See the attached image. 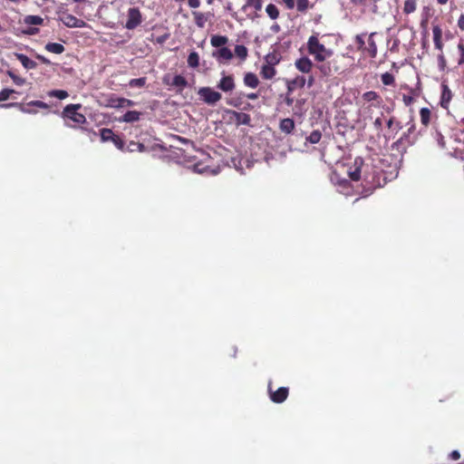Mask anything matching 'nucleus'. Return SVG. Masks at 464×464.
Instances as JSON below:
<instances>
[{"mask_svg":"<svg viewBox=\"0 0 464 464\" xmlns=\"http://www.w3.org/2000/svg\"><path fill=\"white\" fill-rule=\"evenodd\" d=\"M7 75L18 86H22V85H24L25 83V79L16 75L13 71H7Z\"/></svg>","mask_w":464,"mask_h":464,"instance_id":"40","label":"nucleus"},{"mask_svg":"<svg viewBox=\"0 0 464 464\" xmlns=\"http://www.w3.org/2000/svg\"><path fill=\"white\" fill-rule=\"evenodd\" d=\"M306 83V79L303 75H297L293 80H288L286 82V87L288 93L293 92L297 88H303L304 87Z\"/></svg>","mask_w":464,"mask_h":464,"instance_id":"12","label":"nucleus"},{"mask_svg":"<svg viewBox=\"0 0 464 464\" xmlns=\"http://www.w3.org/2000/svg\"><path fill=\"white\" fill-rule=\"evenodd\" d=\"M47 95L52 98L64 100L69 96V93L67 91L64 90H52L47 92Z\"/></svg>","mask_w":464,"mask_h":464,"instance_id":"33","label":"nucleus"},{"mask_svg":"<svg viewBox=\"0 0 464 464\" xmlns=\"http://www.w3.org/2000/svg\"><path fill=\"white\" fill-rule=\"evenodd\" d=\"M307 48L310 54L314 55L315 60L318 62H324L326 57H330L333 53L331 50L325 48V46L319 43L316 35H311L307 42Z\"/></svg>","mask_w":464,"mask_h":464,"instance_id":"1","label":"nucleus"},{"mask_svg":"<svg viewBox=\"0 0 464 464\" xmlns=\"http://www.w3.org/2000/svg\"><path fill=\"white\" fill-rule=\"evenodd\" d=\"M213 56L217 57L219 62L228 61L232 59L233 53L227 47H221L218 51L213 53Z\"/></svg>","mask_w":464,"mask_h":464,"instance_id":"22","label":"nucleus"},{"mask_svg":"<svg viewBox=\"0 0 464 464\" xmlns=\"http://www.w3.org/2000/svg\"><path fill=\"white\" fill-rule=\"evenodd\" d=\"M362 98L366 102H373L379 98V95L375 92L369 91L363 93Z\"/></svg>","mask_w":464,"mask_h":464,"instance_id":"43","label":"nucleus"},{"mask_svg":"<svg viewBox=\"0 0 464 464\" xmlns=\"http://www.w3.org/2000/svg\"><path fill=\"white\" fill-rule=\"evenodd\" d=\"M28 105H32L33 107H36L39 109H48L49 105L42 101H31L28 102Z\"/></svg>","mask_w":464,"mask_h":464,"instance_id":"48","label":"nucleus"},{"mask_svg":"<svg viewBox=\"0 0 464 464\" xmlns=\"http://www.w3.org/2000/svg\"><path fill=\"white\" fill-rule=\"evenodd\" d=\"M288 9H293L295 6V0H282Z\"/></svg>","mask_w":464,"mask_h":464,"instance_id":"63","label":"nucleus"},{"mask_svg":"<svg viewBox=\"0 0 464 464\" xmlns=\"http://www.w3.org/2000/svg\"><path fill=\"white\" fill-rule=\"evenodd\" d=\"M439 144V146L442 149L445 148V140H444V137L443 135L441 134V132L440 131H436L435 133V137H434Z\"/></svg>","mask_w":464,"mask_h":464,"instance_id":"50","label":"nucleus"},{"mask_svg":"<svg viewBox=\"0 0 464 464\" xmlns=\"http://www.w3.org/2000/svg\"><path fill=\"white\" fill-rule=\"evenodd\" d=\"M262 0H246L241 9L246 12L248 7H253L256 11H260L262 9Z\"/></svg>","mask_w":464,"mask_h":464,"instance_id":"29","label":"nucleus"},{"mask_svg":"<svg viewBox=\"0 0 464 464\" xmlns=\"http://www.w3.org/2000/svg\"><path fill=\"white\" fill-rule=\"evenodd\" d=\"M192 14L194 16V19H195V24H197L198 27L199 28H204L205 27V24H206V22L211 18L213 16V14L208 12V13H200V12H192Z\"/></svg>","mask_w":464,"mask_h":464,"instance_id":"18","label":"nucleus"},{"mask_svg":"<svg viewBox=\"0 0 464 464\" xmlns=\"http://www.w3.org/2000/svg\"><path fill=\"white\" fill-rule=\"evenodd\" d=\"M432 33H433V43L434 46L437 50L442 51L443 43H442V30L439 24L432 25Z\"/></svg>","mask_w":464,"mask_h":464,"instance_id":"15","label":"nucleus"},{"mask_svg":"<svg viewBox=\"0 0 464 464\" xmlns=\"http://www.w3.org/2000/svg\"><path fill=\"white\" fill-rule=\"evenodd\" d=\"M276 73V71L275 69V66L268 65V64L262 65L260 74L264 79L270 80V79L274 78Z\"/></svg>","mask_w":464,"mask_h":464,"instance_id":"25","label":"nucleus"},{"mask_svg":"<svg viewBox=\"0 0 464 464\" xmlns=\"http://www.w3.org/2000/svg\"><path fill=\"white\" fill-rule=\"evenodd\" d=\"M366 33H363V34H357L354 38V43L357 46V49L359 51H361L362 53H364V50H365V37H366Z\"/></svg>","mask_w":464,"mask_h":464,"instance_id":"32","label":"nucleus"},{"mask_svg":"<svg viewBox=\"0 0 464 464\" xmlns=\"http://www.w3.org/2000/svg\"><path fill=\"white\" fill-rule=\"evenodd\" d=\"M44 23V19L39 15H26L24 18V24L27 25H40Z\"/></svg>","mask_w":464,"mask_h":464,"instance_id":"28","label":"nucleus"},{"mask_svg":"<svg viewBox=\"0 0 464 464\" xmlns=\"http://www.w3.org/2000/svg\"><path fill=\"white\" fill-rule=\"evenodd\" d=\"M458 50L459 52V64L461 65L464 63V40H460L458 44Z\"/></svg>","mask_w":464,"mask_h":464,"instance_id":"45","label":"nucleus"},{"mask_svg":"<svg viewBox=\"0 0 464 464\" xmlns=\"http://www.w3.org/2000/svg\"><path fill=\"white\" fill-rule=\"evenodd\" d=\"M147 82L146 77L134 78L130 80L128 86L130 88H142Z\"/></svg>","mask_w":464,"mask_h":464,"instance_id":"35","label":"nucleus"},{"mask_svg":"<svg viewBox=\"0 0 464 464\" xmlns=\"http://www.w3.org/2000/svg\"><path fill=\"white\" fill-rule=\"evenodd\" d=\"M173 139L174 140H179V142L183 143V144H189V145H193V142L186 138H183V137H180V136H173Z\"/></svg>","mask_w":464,"mask_h":464,"instance_id":"54","label":"nucleus"},{"mask_svg":"<svg viewBox=\"0 0 464 464\" xmlns=\"http://www.w3.org/2000/svg\"><path fill=\"white\" fill-rule=\"evenodd\" d=\"M109 104L112 108L120 109L125 107H131L135 104V102L126 98L112 97L109 100Z\"/></svg>","mask_w":464,"mask_h":464,"instance_id":"14","label":"nucleus"},{"mask_svg":"<svg viewBox=\"0 0 464 464\" xmlns=\"http://www.w3.org/2000/svg\"><path fill=\"white\" fill-rule=\"evenodd\" d=\"M141 116V112L137 111H126L121 118H119L120 122H127L132 123L140 121Z\"/></svg>","mask_w":464,"mask_h":464,"instance_id":"19","label":"nucleus"},{"mask_svg":"<svg viewBox=\"0 0 464 464\" xmlns=\"http://www.w3.org/2000/svg\"><path fill=\"white\" fill-rule=\"evenodd\" d=\"M200 99L208 105H215L222 98L220 92H216L210 87H201L198 91Z\"/></svg>","mask_w":464,"mask_h":464,"instance_id":"3","label":"nucleus"},{"mask_svg":"<svg viewBox=\"0 0 464 464\" xmlns=\"http://www.w3.org/2000/svg\"><path fill=\"white\" fill-rule=\"evenodd\" d=\"M81 107V104H68L63 108L62 116L72 120L75 123L82 124L86 121V118L83 114L77 111Z\"/></svg>","mask_w":464,"mask_h":464,"instance_id":"2","label":"nucleus"},{"mask_svg":"<svg viewBox=\"0 0 464 464\" xmlns=\"http://www.w3.org/2000/svg\"><path fill=\"white\" fill-rule=\"evenodd\" d=\"M227 42V37L223 35H213L210 39V43L214 47H224Z\"/></svg>","mask_w":464,"mask_h":464,"instance_id":"30","label":"nucleus"},{"mask_svg":"<svg viewBox=\"0 0 464 464\" xmlns=\"http://www.w3.org/2000/svg\"><path fill=\"white\" fill-rule=\"evenodd\" d=\"M44 48L46 51L56 54H61L65 50L64 46L58 43H48Z\"/></svg>","mask_w":464,"mask_h":464,"instance_id":"27","label":"nucleus"},{"mask_svg":"<svg viewBox=\"0 0 464 464\" xmlns=\"http://www.w3.org/2000/svg\"><path fill=\"white\" fill-rule=\"evenodd\" d=\"M393 82H394V77L392 73L385 72V73L382 74V82L384 85H391L393 83Z\"/></svg>","mask_w":464,"mask_h":464,"instance_id":"41","label":"nucleus"},{"mask_svg":"<svg viewBox=\"0 0 464 464\" xmlns=\"http://www.w3.org/2000/svg\"><path fill=\"white\" fill-rule=\"evenodd\" d=\"M309 7L308 0H296V8L299 12H305Z\"/></svg>","mask_w":464,"mask_h":464,"instance_id":"42","label":"nucleus"},{"mask_svg":"<svg viewBox=\"0 0 464 464\" xmlns=\"http://www.w3.org/2000/svg\"><path fill=\"white\" fill-rule=\"evenodd\" d=\"M314 83V76H310L307 80H306V83L305 85H307L308 88L312 87Z\"/></svg>","mask_w":464,"mask_h":464,"instance_id":"64","label":"nucleus"},{"mask_svg":"<svg viewBox=\"0 0 464 464\" xmlns=\"http://www.w3.org/2000/svg\"><path fill=\"white\" fill-rule=\"evenodd\" d=\"M23 33L27 35H34L39 33V29L37 27H28Z\"/></svg>","mask_w":464,"mask_h":464,"instance_id":"52","label":"nucleus"},{"mask_svg":"<svg viewBox=\"0 0 464 464\" xmlns=\"http://www.w3.org/2000/svg\"><path fill=\"white\" fill-rule=\"evenodd\" d=\"M199 64V55L197 52H191L188 56V65L190 68H197Z\"/></svg>","mask_w":464,"mask_h":464,"instance_id":"34","label":"nucleus"},{"mask_svg":"<svg viewBox=\"0 0 464 464\" xmlns=\"http://www.w3.org/2000/svg\"><path fill=\"white\" fill-rule=\"evenodd\" d=\"M14 91L12 89H4L0 92V102L6 101L11 93H14Z\"/></svg>","mask_w":464,"mask_h":464,"instance_id":"49","label":"nucleus"},{"mask_svg":"<svg viewBox=\"0 0 464 464\" xmlns=\"http://www.w3.org/2000/svg\"><path fill=\"white\" fill-rule=\"evenodd\" d=\"M280 60H281V55L278 52H276V50H274L273 52L268 53L265 56L266 64L272 65V66H275L277 63H279Z\"/></svg>","mask_w":464,"mask_h":464,"instance_id":"24","label":"nucleus"},{"mask_svg":"<svg viewBox=\"0 0 464 464\" xmlns=\"http://www.w3.org/2000/svg\"><path fill=\"white\" fill-rule=\"evenodd\" d=\"M243 81L244 84L250 88H256L259 83V80L254 72H246Z\"/></svg>","mask_w":464,"mask_h":464,"instance_id":"23","label":"nucleus"},{"mask_svg":"<svg viewBox=\"0 0 464 464\" xmlns=\"http://www.w3.org/2000/svg\"><path fill=\"white\" fill-rule=\"evenodd\" d=\"M163 82L169 86L176 87L177 92L183 91V89L188 85L186 78L180 74L175 75L172 79H170L169 75H165Z\"/></svg>","mask_w":464,"mask_h":464,"instance_id":"6","label":"nucleus"},{"mask_svg":"<svg viewBox=\"0 0 464 464\" xmlns=\"http://www.w3.org/2000/svg\"><path fill=\"white\" fill-rule=\"evenodd\" d=\"M378 35V33H371L368 36V45L365 46L363 54L371 58H375L377 55V45L374 37Z\"/></svg>","mask_w":464,"mask_h":464,"instance_id":"9","label":"nucleus"},{"mask_svg":"<svg viewBox=\"0 0 464 464\" xmlns=\"http://www.w3.org/2000/svg\"><path fill=\"white\" fill-rule=\"evenodd\" d=\"M295 65L296 69L303 73L310 72L313 68L312 61L306 56L297 59Z\"/></svg>","mask_w":464,"mask_h":464,"instance_id":"13","label":"nucleus"},{"mask_svg":"<svg viewBox=\"0 0 464 464\" xmlns=\"http://www.w3.org/2000/svg\"><path fill=\"white\" fill-rule=\"evenodd\" d=\"M130 146H136V150H139V151H143L145 150V146L140 142L131 141Z\"/></svg>","mask_w":464,"mask_h":464,"instance_id":"57","label":"nucleus"},{"mask_svg":"<svg viewBox=\"0 0 464 464\" xmlns=\"http://www.w3.org/2000/svg\"><path fill=\"white\" fill-rule=\"evenodd\" d=\"M188 4L191 8H198L200 5V0H188Z\"/></svg>","mask_w":464,"mask_h":464,"instance_id":"58","label":"nucleus"},{"mask_svg":"<svg viewBox=\"0 0 464 464\" xmlns=\"http://www.w3.org/2000/svg\"><path fill=\"white\" fill-rule=\"evenodd\" d=\"M295 121L291 118L282 119L279 122V129L282 132L285 134H294L295 136L303 137V132L298 133L297 130H295Z\"/></svg>","mask_w":464,"mask_h":464,"instance_id":"7","label":"nucleus"},{"mask_svg":"<svg viewBox=\"0 0 464 464\" xmlns=\"http://www.w3.org/2000/svg\"><path fill=\"white\" fill-rule=\"evenodd\" d=\"M305 102H306V100L304 98H300L295 101L294 108H293L295 115L302 116L303 114H304L306 112L307 109L304 106Z\"/></svg>","mask_w":464,"mask_h":464,"instance_id":"26","label":"nucleus"},{"mask_svg":"<svg viewBox=\"0 0 464 464\" xmlns=\"http://www.w3.org/2000/svg\"><path fill=\"white\" fill-rule=\"evenodd\" d=\"M458 26L461 31H464V14H461L459 17Z\"/></svg>","mask_w":464,"mask_h":464,"instance_id":"59","label":"nucleus"},{"mask_svg":"<svg viewBox=\"0 0 464 464\" xmlns=\"http://www.w3.org/2000/svg\"><path fill=\"white\" fill-rule=\"evenodd\" d=\"M450 459L457 460L460 458V453L459 450H452L450 454Z\"/></svg>","mask_w":464,"mask_h":464,"instance_id":"61","label":"nucleus"},{"mask_svg":"<svg viewBox=\"0 0 464 464\" xmlns=\"http://www.w3.org/2000/svg\"><path fill=\"white\" fill-rule=\"evenodd\" d=\"M2 108H11V107H16L18 108L22 112L27 113V114H35L37 113V111L33 109L32 105H28V102L26 104H22L19 102H11V103H5L0 105Z\"/></svg>","mask_w":464,"mask_h":464,"instance_id":"17","label":"nucleus"},{"mask_svg":"<svg viewBox=\"0 0 464 464\" xmlns=\"http://www.w3.org/2000/svg\"><path fill=\"white\" fill-rule=\"evenodd\" d=\"M235 54L241 60H246L247 57V49L243 44H237L235 47Z\"/></svg>","mask_w":464,"mask_h":464,"instance_id":"39","label":"nucleus"},{"mask_svg":"<svg viewBox=\"0 0 464 464\" xmlns=\"http://www.w3.org/2000/svg\"><path fill=\"white\" fill-rule=\"evenodd\" d=\"M100 135H101V139L102 141H110V140H113V139H115V134L114 132L111 130V129H102L100 130Z\"/></svg>","mask_w":464,"mask_h":464,"instance_id":"36","label":"nucleus"},{"mask_svg":"<svg viewBox=\"0 0 464 464\" xmlns=\"http://www.w3.org/2000/svg\"><path fill=\"white\" fill-rule=\"evenodd\" d=\"M112 142L119 150H124L125 143L119 136H115V139H113Z\"/></svg>","mask_w":464,"mask_h":464,"instance_id":"51","label":"nucleus"},{"mask_svg":"<svg viewBox=\"0 0 464 464\" xmlns=\"http://www.w3.org/2000/svg\"><path fill=\"white\" fill-rule=\"evenodd\" d=\"M231 114L235 120L237 125H246L251 124V117L249 114L240 111H232Z\"/></svg>","mask_w":464,"mask_h":464,"instance_id":"16","label":"nucleus"},{"mask_svg":"<svg viewBox=\"0 0 464 464\" xmlns=\"http://www.w3.org/2000/svg\"><path fill=\"white\" fill-rule=\"evenodd\" d=\"M421 123L427 126L430 121V111L428 108H421L420 111Z\"/></svg>","mask_w":464,"mask_h":464,"instance_id":"38","label":"nucleus"},{"mask_svg":"<svg viewBox=\"0 0 464 464\" xmlns=\"http://www.w3.org/2000/svg\"><path fill=\"white\" fill-rule=\"evenodd\" d=\"M270 392V399L272 401L276 403H282L285 401L288 396V388L286 387H280L276 392H272L269 389Z\"/></svg>","mask_w":464,"mask_h":464,"instance_id":"11","label":"nucleus"},{"mask_svg":"<svg viewBox=\"0 0 464 464\" xmlns=\"http://www.w3.org/2000/svg\"><path fill=\"white\" fill-rule=\"evenodd\" d=\"M225 8L229 11L231 13V16L236 19V20H238L237 18V14L236 12H233V9H232V3L231 2H227Z\"/></svg>","mask_w":464,"mask_h":464,"instance_id":"53","label":"nucleus"},{"mask_svg":"<svg viewBox=\"0 0 464 464\" xmlns=\"http://www.w3.org/2000/svg\"><path fill=\"white\" fill-rule=\"evenodd\" d=\"M322 138V133L320 130H313L308 136L305 137V142H309L311 144H317Z\"/></svg>","mask_w":464,"mask_h":464,"instance_id":"31","label":"nucleus"},{"mask_svg":"<svg viewBox=\"0 0 464 464\" xmlns=\"http://www.w3.org/2000/svg\"><path fill=\"white\" fill-rule=\"evenodd\" d=\"M36 59L39 60L42 63L46 64V65H49L51 63L50 60L42 54H36Z\"/></svg>","mask_w":464,"mask_h":464,"instance_id":"56","label":"nucleus"},{"mask_svg":"<svg viewBox=\"0 0 464 464\" xmlns=\"http://www.w3.org/2000/svg\"><path fill=\"white\" fill-rule=\"evenodd\" d=\"M353 164H354L355 169H362V164H363V160H362V158H361V157H357V158H355V160H354V163H353Z\"/></svg>","mask_w":464,"mask_h":464,"instance_id":"55","label":"nucleus"},{"mask_svg":"<svg viewBox=\"0 0 464 464\" xmlns=\"http://www.w3.org/2000/svg\"><path fill=\"white\" fill-rule=\"evenodd\" d=\"M290 93L287 92V95L285 96V102L287 106L295 105V102L292 97L289 95Z\"/></svg>","mask_w":464,"mask_h":464,"instance_id":"60","label":"nucleus"},{"mask_svg":"<svg viewBox=\"0 0 464 464\" xmlns=\"http://www.w3.org/2000/svg\"><path fill=\"white\" fill-rule=\"evenodd\" d=\"M142 22L140 11L137 7H130L128 10L127 21L125 27L128 30H133L138 27Z\"/></svg>","mask_w":464,"mask_h":464,"instance_id":"4","label":"nucleus"},{"mask_svg":"<svg viewBox=\"0 0 464 464\" xmlns=\"http://www.w3.org/2000/svg\"><path fill=\"white\" fill-rule=\"evenodd\" d=\"M317 68L319 69V71L324 75V76H327V75H330L331 74V66L329 63H322V64H319L317 66Z\"/></svg>","mask_w":464,"mask_h":464,"instance_id":"46","label":"nucleus"},{"mask_svg":"<svg viewBox=\"0 0 464 464\" xmlns=\"http://www.w3.org/2000/svg\"><path fill=\"white\" fill-rule=\"evenodd\" d=\"M266 12L272 20H276L279 16V11L274 4L267 5L266 7Z\"/></svg>","mask_w":464,"mask_h":464,"instance_id":"37","label":"nucleus"},{"mask_svg":"<svg viewBox=\"0 0 464 464\" xmlns=\"http://www.w3.org/2000/svg\"><path fill=\"white\" fill-rule=\"evenodd\" d=\"M452 92L450 91L449 85L446 81L441 82V94L440 100V105L441 108L448 110L450 106V102L452 99Z\"/></svg>","mask_w":464,"mask_h":464,"instance_id":"8","label":"nucleus"},{"mask_svg":"<svg viewBox=\"0 0 464 464\" xmlns=\"http://www.w3.org/2000/svg\"><path fill=\"white\" fill-rule=\"evenodd\" d=\"M348 175L352 180L358 181L361 178V169H354L353 170H349Z\"/></svg>","mask_w":464,"mask_h":464,"instance_id":"47","label":"nucleus"},{"mask_svg":"<svg viewBox=\"0 0 464 464\" xmlns=\"http://www.w3.org/2000/svg\"><path fill=\"white\" fill-rule=\"evenodd\" d=\"M14 56L22 63V65L27 70L35 69L37 67L36 62L33 61L32 59H30L28 56H26L24 53H15Z\"/></svg>","mask_w":464,"mask_h":464,"instance_id":"20","label":"nucleus"},{"mask_svg":"<svg viewBox=\"0 0 464 464\" xmlns=\"http://www.w3.org/2000/svg\"><path fill=\"white\" fill-rule=\"evenodd\" d=\"M332 180L337 186V189L340 193H343L344 195L350 194L351 184L349 180H347L346 179L340 178H336V180L334 179H333Z\"/></svg>","mask_w":464,"mask_h":464,"instance_id":"21","label":"nucleus"},{"mask_svg":"<svg viewBox=\"0 0 464 464\" xmlns=\"http://www.w3.org/2000/svg\"><path fill=\"white\" fill-rule=\"evenodd\" d=\"M217 87L225 92H232L235 89V82L232 75H224L218 82Z\"/></svg>","mask_w":464,"mask_h":464,"instance_id":"10","label":"nucleus"},{"mask_svg":"<svg viewBox=\"0 0 464 464\" xmlns=\"http://www.w3.org/2000/svg\"><path fill=\"white\" fill-rule=\"evenodd\" d=\"M59 20L69 28H83L86 25L83 20L78 19L71 14L63 13L60 15Z\"/></svg>","mask_w":464,"mask_h":464,"instance_id":"5","label":"nucleus"},{"mask_svg":"<svg viewBox=\"0 0 464 464\" xmlns=\"http://www.w3.org/2000/svg\"><path fill=\"white\" fill-rule=\"evenodd\" d=\"M415 10V0H408V14Z\"/></svg>","mask_w":464,"mask_h":464,"instance_id":"62","label":"nucleus"},{"mask_svg":"<svg viewBox=\"0 0 464 464\" xmlns=\"http://www.w3.org/2000/svg\"><path fill=\"white\" fill-rule=\"evenodd\" d=\"M438 67L440 72H444L446 69V59L442 51L438 55Z\"/></svg>","mask_w":464,"mask_h":464,"instance_id":"44","label":"nucleus"}]
</instances>
